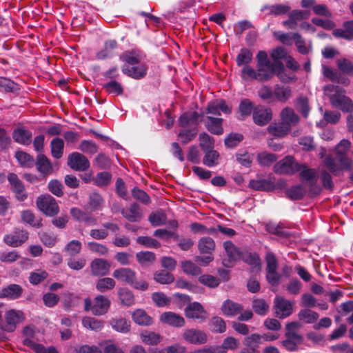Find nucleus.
Wrapping results in <instances>:
<instances>
[{
	"instance_id": "nucleus-1",
	"label": "nucleus",
	"mask_w": 353,
	"mask_h": 353,
	"mask_svg": "<svg viewBox=\"0 0 353 353\" xmlns=\"http://www.w3.org/2000/svg\"><path fill=\"white\" fill-rule=\"evenodd\" d=\"M256 68L258 74V81L267 82L275 75L277 70H283L281 61L272 62L264 50H259L256 55Z\"/></svg>"
},
{
	"instance_id": "nucleus-2",
	"label": "nucleus",
	"mask_w": 353,
	"mask_h": 353,
	"mask_svg": "<svg viewBox=\"0 0 353 353\" xmlns=\"http://www.w3.org/2000/svg\"><path fill=\"white\" fill-rule=\"evenodd\" d=\"M324 94L327 96L332 106L343 112H350L353 110L352 100L345 96V91L338 85H327L323 88Z\"/></svg>"
},
{
	"instance_id": "nucleus-3",
	"label": "nucleus",
	"mask_w": 353,
	"mask_h": 353,
	"mask_svg": "<svg viewBox=\"0 0 353 353\" xmlns=\"http://www.w3.org/2000/svg\"><path fill=\"white\" fill-rule=\"evenodd\" d=\"M301 327L299 322L292 321L285 325V339L281 341V345L288 352H296L299 345L303 342V336L297 333V330Z\"/></svg>"
},
{
	"instance_id": "nucleus-4",
	"label": "nucleus",
	"mask_w": 353,
	"mask_h": 353,
	"mask_svg": "<svg viewBox=\"0 0 353 353\" xmlns=\"http://www.w3.org/2000/svg\"><path fill=\"white\" fill-rule=\"evenodd\" d=\"M197 247L201 254L206 255L197 256L196 257V262L208 264L214 260L213 252L215 250L216 244L212 238L210 236L201 237L198 241Z\"/></svg>"
},
{
	"instance_id": "nucleus-5",
	"label": "nucleus",
	"mask_w": 353,
	"mask_h": 353,
	"mask_svg": "<svg viewBox=\"0 0 353 353\" xmlns=\"http://www.w3.org/2000/svg\"><path fill=\"white\" fill-rule=\"evenodd\" d=\"M301 168L302 165L296 162L292 156L289 155L276 162L273 167V170L278 174L292 175Z\"/></svg>"
},
{
	"instance_id": "nucleus-6",
	"label": "nucleus",
	"mask_w": 353,
	"mask_h": 353,
	"mask_svg": "<svg viewBox=\"0 0 353 353\" xmlns=\"http://www.w3.org/2000/svg\"><path fill=\"white\" fill-rule=\"evenodd\" d=\"M38 209L48 216H54L59 212V207L56 199L50 194H43L36 200Z\"/></svg>"
},
{
	"instance_id": "nucleus-7",
	"label": "nucleus",
	"mask_w": 353,
	"mask_h": 353,
	"mask_svg": "<svg viewBox=\"0 0 353 353\" xmlns=\"http://www.w3.org/2000/svg\"><path fill=\"white\" fill-rule=\"evenodd\" d=\"M29 238V232L24 229L15 228L3 237V242L12 248H17L25 243Z\"/></svg>"
},
{
	"instance_id": "nucleus-8",
	"label": "nucleus",
	"mask_w": 353,
	"mask_h": 353,
	"mask_svg": "<svg viewBox=\"0 0 353 353\" xmlns=\"http://www.w3.org/2000/svg\"><path fill=\"white\" fill-rule=\"evenodd\" d=\"M350 145L351 143L350 141L343 139L337 144L335 148L337 159L346 170H352L353 168L352 160L346 157V153L349 150Z\"/></svg>"
},
{
	"instance_id": "nucleus-9",
	"label": "nucleus",
	"mask_w": 353,
	"mask_h": 353,
	"mask_svg": "<svg viewBox=\"0 0 353 353\" xmlns=\"http://www.w3.org/2000/svg\"><path fill=\"white\" fill-rule=\"evenodd\" d=\"M301 165L302 168L299 172H300L299 175L301 180L308 183L310 186L309 192L311 196L318 195L320 193L321 188L316 185V172L312 169L307 168L305 164Z\"/></svg>"
},
{
	"instance_id": "nucleus-10",
	"label": "nucleus",
	"mask_w": 353,
	"mask_h": 353,
	"mask_svg": "<svg viewBox=\"0 0 353 353\" xmlns=\"http://www.w3.org/2000/svg\"><path fill=\"white\" fill-rule=\"evenodd\" d=\"M273 309L274 315L279 319H285L293 312L292 303L281 296H276L274 300Z\"/></svg>"
},
{
	"instance_id": "nucleus-11",
	"label": "nucleus",
	"mask_w": 353,
	"mask_h": 353,
	"mask_svg": "<svg viewBox=\"0 0 353 353\" xmlns=\"http://www.w3.org/2000/svg\"><path fill=\"white\" fill-rule=\"evenodd\" d=\"M68 165L73 170L83 172L90 168V162L83 154L74 152L68 155Z\"/></svg>"
},
{
	"instance_id": "nucleus-12",
	"label": "nucleus",
	"mask_w": 353,
	"mask_h": 353,
	"mask_svg": "<svg viewBox=\"0 0 353 353\" xmlns=\"http://www.w3.org/2000/svg\"><path fill=\"white\" fill-rule=\"evenodd\" d=\"M204 117V113H198L197 112H185L183 113L179 118V125L183 128L189 127L196 128L199 122L201 121L200 118Z\"/></svg>"
},
{
	"instance_id": "nucleus-13",
	"label": "nucleus",
	"mask_w": 353,
	"mask_h": 353,
	"mask_svg": "<svg viewBox=\"0 0 353 353\" xmlns=\"http://www.w3.org/2000/svg\"><path fill=\"white\" fill-rule=\"evenodd\" d=\"M183 339L191 344L202 345L207 342L208 336L202 330L191 328L184 330Z\"/></svg>"
},
{
	"instance_id": "nucleus-14",
	"label": "nucleus",
	"mask_w": 353,
	"mask_h": 353,
	"mask_svg": "<svg viewBox=\"0 0 353 353\" xmlns=\"http://www.w3.org/2000/svg\"><path fill=\"white\" fill-rule=\"evenodd\" d=\"M185 316L188 319L204 321L207 318V312L202 305L198 302H193L188 304L185 309Z\"/></svg>"
},
{
	"instance_id": "nucleus-15",
	"label": "nucleus",
	"mask_w": 353,
	"mask_h": 353,
	"mask_svg": "<svg viewBox=\"0 0 353 353\" xmlns=\"http://www.w3.org/2000/svg\"><path fill=\"white\" fill-rule=\"evenodd\" d=\"M261 343V337L259 334L254 333L244 338L242 348L239 353H260L259 347Z\"/></svg>"
},
{
	"instance_id": "nucleus-16",
	"label": "nucleus",
	"mask_w": 353,
	"mask_h": 353,
	"mask_svg": "<svg viewBox=\"0 0 353 353\" xmlns=\"http://www.w3.org/2000/svg\"><path fill=\"white\" fill-rule=\"evenodd\" d=\"M272 119V112L270 108L258 105L253 111V121L258 125H265Z\"/></svg>"
},
{
	"instance_id": "nucleus-17",
	"label": "nucleus",
	"mask_w": 353,
	"mask_h": 353,
	"mask_svg": "<svg viewBox=\"0 0 353 353\" xmlns=\"http://www.w3.org/2000/svg\"><path fill=\"white\" fill-rule=\"evenodd\" d=\"M201 121L204 123L206 129L212 134L220 135L223 133L222 127L223 119L214 117L212 116H207L205 118L201 119Z\"/></svg>"
},
{
	"instance_id": "nucleus-18",
	"label": "nucleus",
	"mask_w": 353,
	"mask_h": 353,
	"mask_svg": "<svg viewBox=\"0 0 353 353\" xmlns=\"http://www.w3.org/2000/svg\"><path fill=\"white\" fill-rule=\"evenodd\" d=\"M222 111L225 114H230L231 112V108H230L223 99L216 100L208 103L206 110L204 113L205 114L212 115H221L220 112Z\"/></svg>"
},
{
	"instance_id": "nucleus-19",
	"label": "nucleus",
	"mask_w": 353,
	"mask_h": 353,
	"mask_svg": "<svg viewBox=\"0 0 353 353\" xmlns=\"http://www.w3.org/2000/svg\"><path fill=\"white\" fill-rule=\"evenodd\" d=\"M281 121L291 130L292 126L296 125L300 121L299 117L290 107H285L280 113Z\"/></svg>"
},
{
	"instance_id": "nucleus-20",
	"label": "nucleus",
	"mask_w": 353,
	"mask_h": 353,
	"mask_svg": "<svg viewBox=\"0 0 353 353\" xmlns=\"http://www.w3.org/2000/svg\"><path fill=\"white\" fill-rule=\"evenodd\" d=\"M8 179L17 199L21 201H24L27 198V194L24 193V185L17 175L14 173H10L8 176Z\"/></svg>"
},
{
	"instance_id": "nucleus-21",
	"label": "nucleus",
	"mask_w": 353,
	"mask_h": 353,
	"mask_svg": "<svg viewBox=\"0 0 353 353\" xmlns=\"http://www.w3.org/2000/svg\"><path fill=\"white\" fill-rule=\"evenodd\" d=\"M110 306V301L108 297L103 295H98L94 299L92 312L96 316L103 315L108 312Z\"/></svg>"
},
{
	"instance_id": "nucleus-22",
	"label": "nucleus",
	"mask_w": 353,
	"mask_h": 353,
	"mask_svg": "<svg viewBox=\"0 0 353 353\" xmlns=\"http://www.w3.org/2000/svg\"><path fill=\"white\" fill-rule=\"evenodd\" d=\"M160 320L161 322L175 327H182L185 323L182 316L172 312H163L160 316Z\"/></svg>"
},
{
	"instance_id": "nucleus-23",
	"label": "nucleus",
	"mask_w": 353,
	"mask_h": 353,
	"mask_svg": "<svg viewBox=\"0 0 353 353\" xmlns=\"http://www.w3.org/2000/svg\"><path fill=\"white\" fill-rule=\"evenodd\" d=\"M307 17V12L301 10H293L288 14V19L283 21V25L288 29L296 28L297 22Z\"/></svg>"
},
{
	"instance_id": "nucleus-24",
	"label": "nucleus",
	"mask_w": 353,
	"mask_h": 353,
	"mask_svg": "<svg viewBox=\"0 0 353 353\" xmlns=\"http://www.w3.org/2000/svg\"><path fill=\"white\" fill-rule=\"evenodd\" d=\"M121 213L130 222H138L143 216L140 206L136 203L131 204L129 208H123Z\"/></svg>"
},
{
	"instance_id": "nucleus-25",
	"label": "nucleus",
	"mask_w": 353,
	"mask_h": 353,
	"mask_svg": "<svg viewBox=\"0 0 353 353\" xmlns=\"http://www.w3.org/2000/svg\"><path fill=\"white\" fill-rule=\"evenodd\" d=\"M332 34L336 38L353 39V20L345 21L343 23V28L334 30Z\"/></svg>"
},
{
	"instance_id": "nucleus-26",
	"label": "nucleus",
	"mask_w": 353,
	"mask_h": 353,
	"mask_svg": "<svg viewBox=\"0 0 353 353\" xmlns=\"http://www.w3.org/2000/svg\"><path fill=\"white\" fill-rule=\"evenodd\" d=\"M243 310V306L230 299L225 300L221 306L222 312L228 316H234Z\"/></svg>"
},
{
	"instance_id": "nucleus-27",
	"label": "nucleus",
	"mask_w": 353,
	"mask_h": 353,
	"mask_svg": "<svg viewBox=\"0 0 353 353\" xmlns=\"http://www.w3.org/2000/svg\"><path fill=\"white\" fill-rule=\"evenodd\" d=\"M32 134L24 128H17L13 130L12 138L18 143L28 145L32 142Z\"/></svg>"
},
{
	"instance_id": "nucleus-28",
	"label": "nucleus",
	"mask_w": 353,
	"mask_h": 353,
	"mask_svg": "<svg viewBox=\"0 0 353 353\" xmlns=\"http://www.w3.org/2000/svg\"><path fill=\"white\" fill-rule=\"evenodd\" d=\"M292 97V89L290 86L276 84L274 86V100L285 103Z\"/></svg>"
},
{
	"instance_id": "nucleus-29",
	"label": "nucleus",
	"mask_w": 353,
	"mask_h": 353,
	"mask_svg": "<svg viewBox=\"0 0 353 353\" xmlns=\"http://www.w3.org/2000/svg\"><path fill=\"white\" fill-rule=\"evenodd\" d=\"M23 288L17 284H10L3 288L0 292V297L14 300L21 296Z\"/></svg>"
},
{
	"instance_id": "nucleus-30",
	"label": "nucleus",
	"mask_w": 353,
	"mask_h": 353,
	"mask_svg": "<svg viewBox=\"0 0 353 353\" xmlns=\"http://www.w3.org/2000/svg\"><path fill=\"white\" fill-rule=\"evenodd\" d=\"M6 325H1V329L3 331L12 332L16 329V325L19 321V314L12 310L6 313Z\"/></svg>"
},
{
	"instance_id": "nucleus-31",
	"label": "nucleus",
	"mask_w": 353,
	"mask_h": 353,
	"mask_svg": "<svg viewBox=\"0 0 353 353\" xmlns=\"http://www.w3.org/2000/svg\"><path fill=\"white\" fill-rule=\"evenodd\" d=\"M35 165L37 170L43 175H49L53 172L50 161L43 154H38Z\"/></svg>"
},
{
	"instance_id": "nucleus-32",
	"label": "nucleus",
	"mask_w": 353,
	"mask_h": 353,
	"mask_svg": "<svg viewBox=\"0 0 353 353\" xmlns=\"http://www.w3.org/2000/svg\"><path fill=\"white\" fill-rule=\"evenodd\" d=\"M274 181L271 179L250 180L249 188L257 191L271 192L274 190Z\"/></svg>"
},
{
	"instance_id": "nucleus-33",
	"label": "nucleus",
	"mask_w": 353,
	"mask_h": 353,
	"mask_svg": "<svg viewBox=\"0 0 353 353\" xmlns=\"http://www.w3.org/2000/svg\"><path fill=\"white\" fill-rule=\"evenodd\" d=\"M118 298L122 305L130 307L135 304V297L133 292L127 288H121L117 292Z\"/></svg>"
},
{
	"instance_id": "nucleus-34",
	"label": "nucleus",
	"mask_w": 353,
	"mask_h": 353,
	"mask_svg": "<svg viewBox=\"0 0 353 353\" xmlns=\"http://www.w3.org/2000/svg\"><path fill=\"white\" fill-rule=\"evenodd\" d=\"M122 71L124 74L130 77L139 79L145 76L147 68L144 65L132 67L125 65L122 67Z\"/></svg>"
},
{
	"instance_id": "nucleus-35",
	"label": "nucleus",
	"mask_w": 353,
	"mask_h": 353,
	"mask_svg": "<svg viewBox=\"0 0 353 353\" xmlns=\"http://www.w3.org/2000/svg\"><path fill=\"white\" fill-rule=\"evenodd\" d=\"M113 276L118 280L123 281L129 285L136 278V274L130 268H121L114 272Z\"/></svg>"
},
{
	"instance_id": "nucleus-36",
	"label": "nucleus",
	"mask_w": 353,
	"mask_h": 353,
	"mask_svg": "<svg viewBox=\"0 0 353 353\" xmlns=\"http://www.w3.org/2000/svg\"><path fill=\"white\" fill-rule=\"evenodd\" d=\"M165 268H169V266H165ZM169 269H163L160 271H157L154 274V279L161 284H170L172 283L174 280V278L172 274H171L169 271H171L174 269V266H170Z\"/></svg>"
},
{
	"instance_id": "nucleus-37",
	"label": "nucleus",
	"mask_w": 353,
	"mask_h": 353,
	"mask_svg": "<svg viewBox=\"0 0 353 353\" xmlns=\"http://www.w3.org/2000/svg\"><path fill=\"white\" fill-rule=\"evenodd\" d=\"M132 318L134 322L139 325H150L152 324V319L147 314L145 310L137 309L132 314Z\"/></svg>"
},
{
	"instance_id": "nucleus-38",
	"label": "nucleus",
	"mask_w": 353,
	"mask_h": 353,
	"mask_svg": "<svg viewBox=\"0 0 353 353\" xmlns=\"http://www.w3.org/2000/svg\"><path fill=\"white\" fill-rule=\"evenodd\" d=\"M269 134L275 137H283L286 136L290 130L281 121L279 123H272L267 128Z\"/></svg>"
},
{
	"instance_id": "nucleus-39",
	"label": "nucleus",
	"mask_w": 353,
	"mask_h": 353,
	"mask_svg": "<svg viewBox=\"0 0 353 353\" xmlns=\"http://www.w3.org/2000/svg\"><path fill=\"white\" fill-rule=\"evenodd\" d=\"M278 159V157L273 153L266 151L259 152L256 155V161L261 167H270L275 163Z\"/></svg>"
},
{
	"instance_id": "nucleus-40",
	"label": "nucleus",
	"mask_w": 353,
	"mask_h": 353,
	"mask_svg": "<svg viewBox=\"0 0 353 353\" xmlns=\"http://www.w3.org/2000/svg\"><path fill=\"white\" fill-rule=\"evenodd\" d=\"M323 162L325 166L334 176H339L342 172V170L345 169L341 164L339 165L337 163V162H339L337 159V156L336 157V158H334L331 155H327L325 158Z\"/></svg>"
},
{
	"instance_id": "nucleus-41",
	"label": "nucleus",
	"mask_w": 353,
	"mask_h": 353,
	"mask_svg": "<svg viewBox=\"0 0 353 353\" xmlns=\"http://www.w3.org/2000/svg\"><path fill=\"white\" fill-rule=\"evenodd\" d=\"M223 248L230 261L236 262L240 260L241 251L231 241L223 242Z\"/></svg>"
},
{
	"instance_id": "nucleus-42",
	"label": "nucleus",
	"mask_w": 353,
	"mask_h": 353,
	"mask_svg": "<svg viewBox=\"0 0 353 353\" xmlns=\"http://www.w3.org/2000/svg\"><path fill=\"white\" fill-rule=\"evenodd\" d=\"M21 220L32 227L40 228L43 226L42 219H37L34 214L30 210H23L21 214Z\"/></svg>"
},
{
	"instance_id": "nucleus-43",
	"label": "nucleus",
	"mask_w": 353,
	"mask_h": 353,
	"mask_svg": "<svg viewBox=\"0 0 353 353\" xmlns=\"http://www.w3.org/2000/svg\"><path fill=\"white\" fill-rule=\"evenodd\" d=\"M52 156L57 159L62 157L64 150V141L59 137L54 138L50 142Z\"/></svg>"
},
{
	"instance_id": "nucleus-44",
	"label": "nucleus",
	"mask_w": 353,
	"mask_h": 353,
	"mask_svg": "<svg viewBox=\"0 0 353 353\" xmlns=\"http://www.w3.org/2000/svg\"><path fill=\"white\" fill-rule=\"evenodd\" d=\"M141 341L148 345H157L162 340V336L151 331H145L140 334Z\"/></svg>"
},
{
	"instance_id": "nucleus-45",
	"label": "nucleus",
	"mask_w": 353,
	"mask_h": 353,
	"mask_svg": "<svg viewBox=\"0 0 353 353\" xmlns=\"http://www.w3.org/2000/svg\"><path fill=\"white\" fill-rule=\"evenodd\" d=\"M306 192V188L303 185H296L288 188L285 193L291 200H301L304 197Z\"/></svg>"
},
{
	"instance_id": "nucleus-46",
	"label": "nucleus",
	"mask_w": 353,
	"mask_h": 353,
	"mask_svg": "<svg viewBox=\"0 0 353 353\" xmlns=\"http://www.w3.org/2000/svg\"><path fill=\"white\" fill-rule=\"evenodd\" d=\"M118 43L115 40H108L104 44V48L97 54L99 59H105L111 57L115 49L117 48Z\"/></svg>"
},
{
	"instance_id": "nucleus-47",
	"label": "nucleus",
	"mask_w": 353,
	"mask_h": 353,
	"mask_svg": "<svg viewBox=\"0 0 353 353\" xmlns=\"http://www.w3.org/2000/svg\"><path fill=\"white\" fill-rule=\"evenodd\" d=\"M205 155L203 158V163L208 167H214L219 164V153L214 150H210L204 152Z\"/></svg>"
},
{
	"instance_id": "nucleus-48",
	"label": "nucleus",
	"mask_w": 353,
	"mask_h": 353,
	"mask_svg": "<svg viewBox=\"0 0 353 353\" xmlns=\"http://www.w3.org/2000/svg\"><path fill=\"white\" fill-rule=\"evenodd\" d=\"M253 54L252 51L246 48L241 49L239 54L236 56V62L238 66L249 65L252 62Z\"/></svg>"
},
{
	"instance_id": "nucleus-49",
	"label": "nucleus",
	"mask_w": 353,
	"mask_h": 353,
	"mask_svg": "<svg viewBox=\"0 0 353 353\" xmlns=\"http://www.w3.org/2000/svg\"><path fill=\"white\" fill-rule=\"evenodd\" d=\"M254 109V105L250 100L248 99L242 100L239 105V111L240 113L239 119L244 120L245 118L250 116L252 112L253 113Z\"/></svg>"
},
{
	"instance_id": "nucleus-50",
	"label": "nucleus",
	"mask_w": 353,
	"mask_h": 353,
	"mask_svg": "<svg viewBox=\"0 0 353 353\" xmlns=\"http://www.w3.org/2000/svg\"><path fill=\"white\" fill-rule=\"evenodd\" d=\"M198 280L201 284L210 288H216L221 283V279L219 277L208 274L200 275Z\"/></svg>"
},
{
	"instance_id": "nucleus-51",
	"label": "nucleus",
	"mask_w": 353,
	"mask_h": 353,
	"mask_svg": "<svg viewBox=\"0 0 353 353\" xmlns=\"http://www.w3.org/2000/svg\"><path fill=\"white\" fill-rule=\"evenodd\" d=\"M280 266H267L266 279L268 283L272 286L279 284L281 274L278 272Z\"/></svg>"
},
{
	"instance_id": "nucleus-52",
	"label": "nucleus",
	"mask_w": 353,
	"mask_h": 353,
	"mask_svg": "<svg viewBox=\"0 0 353 353\" xmlns=\"http://www.w3.org/2000/svg\"><path fill=\"white\" fill-rule=\"evenodd\" d=\"M199 146L203 152L214 148V139L206 132L199 134Z\"/></svg>"
},
{
	"instance_id": "nucleus-53",
	"label": "nucleus",
	"mask_w": 353,
	"mask_h": 353,
	"mask_svg": "<svg viewBox=\"0 0 353 353\" xmlns=\"http://www.w3.org/2000/svg\"><path fill=\"white\" fill-rule=\"evenodd\" d=\"M82 324L83 327L85 328L90 329L94 331H99L101 330L104 325V323L103 321L98 320L93 317H84L82 319Z\"/></svg>"
},
{
	"instance_id": "nucleus-54",
	"label": "nucleus",
	"mask_w": 353,
	"mask_h": 353,
	"mask_svg": "<svg viewBox=\"0 0 353 353\" xmlns=\"http://www.w3.org/2000/svg\"><path fill=\"white\" fill-rule=\"evenodd\" d=\"M298 317L300 321L310 324L314 323L319 319V314L310 309H303L299 311Z\"/></svg>"
},
{
	"instance_id": "nucleus-55",
	"label": "nucleus",
	"mask_w": 353,
	"mask_h": 353,
	"mask_svg": "<svg viewBox=\"0 0 353 353\" xmlns=\"http://www.w3.org/2000/svg\"><path fill=\"white\" fill-rule=\"evenodd\" d=\"M81 297L71 292L63 294V305L66 310H69L72 307L77 306L80 303Z\"/></svg>"
},
{
	"instance_id": "nucleus-56",
	"label": "nucleus",
	"mask_w": 353,
	"mask_h": 353,
	"mask_svg": "<svg viewBox=\"0 0 353 353\" xmlns=\"http://www.w3.org/2000/svg\"><path fill=\"white\" fill-rule=\"evenodd\" d=\"M268 10L269 14L272 15L285 14L290 10V7L287 5L275 4L272 6H265L262 8V10Z\"/></svg>"
},
{
	"instance_id": "nucleus-57",
	"label": "nucleus",
	"mask_w": 353,
	"mask_h": 353,
	"mask_svg": "<svg viewBox=\"0 0 353 353\" xmlns=\"http://www.w3.org/2000/svg\"><path fill=\"white\" fill-rule=\"evenodd\" d=\"M198 131L196 128L183 129L179 132L178 136L183 144H187L196 137Z\"/></svg>"
},
{
	"instance_id": "nucleus-58",
	"label": "nucleus",
	"mask_w": 353,
	"mask_h": 353,
	"mask_svg": "<svg viewBox=\"0 0 353 353\" xmlns=\"http://www.w3.org/2000/svg\"><path fill=\"white\" fill-rule=\"evenodd\" d=\"M103 88L109 94L121 95L123 92L122 85L115 80H112L103 84Z\"/></svg>"
},
{
	"instance_id": "nucleus-59",
	"label": "nucleus",
	"mask_w": 353,
	"mask_h": 353,
	"mask_svg": "<svg viewBox=\"0 0 353 353\" xmlns=\"http://www.w3.org/2000/svg\"><path fill=\"white\" fill-rule=\"evenodd\" d=\"M240 260L249 265H261L260 258L256 252L242 251Z\"/></svg>"
},
{
	"instance_id": "nucleus-60",
	"label": "nucleus",
	"mask_w": 353,
	"mask_h": 353,
	"mask_svg": "<svg viewBox=\"0 0 353 353\" xmlns=\"http://www.w3.org/2000/svg\"><path fill=\"white\" fill-rule=\"evenodd\" d=\"M15 157L19 163L23 167L31 168L34 164V159L33 157L26 152L22 151L17 152Z\"/></svg>"
},
{
	"instance_id": "nucleus-61",
	"label": "nucleus",
	"mask_w": 353,
	"mask_h": 353,
	"mask_svg": "<svg viewBox=\"0 0 353 353\" xmlns=\"http://www.w3.org/2000/svg\"><path fill=\"white\" fill-rule=\"evenodd\" d=\"M252 308L256 314L265 316L268 311L269 306L264 299H255L252 301Z\"/></svg>"
},
{
	"instance_id": "nucleus-62",
	"label": "nucleus",
	"mask_w": 353,
	"mask_h": 353,
	"mask_svg": "<svg viewBox=\"0 0 353 353\" xmlns=\"http://www.w3.org/2000/svg\"><path fill=\"white\" fill-rule=\"evenodd\" d=\"M120 59L129 65H136L140 63L141 57L137 52L132 50L123 53Z\"/></svg>"
},
{
	"instance_id": "nucleus-63",
	"label": "nucleus",
	"mask_w": 353,
	"mask_h": 353,
	"mask_svg": "<svg viewBox=\"0 0 353 353\" xmlns=\"http://www.w3.org/2000/svg\"><path fill=\"white\" fill-rule=\"evenodd\" d=\"M296 108L303 117L307 118L310 110L307 98L305 97H299L296 101Z\"/></svg>"
},
{
	"instance_id": "nucleus-64",
	"label": "nucleus",
	"mask_w": 353,
	"mask_h": 353,
	"mask_svg": "<svg viewBox=\"0 0 353 353\" xmlns=\"http://www.w3.org/2000/svg\"><path fill=\"white\" fill-rule=\"evenodd\" d=\"M157 353H186L187 349L179 343H174L165 348L156 347Z\"/></svg>"
}]
</instances>
